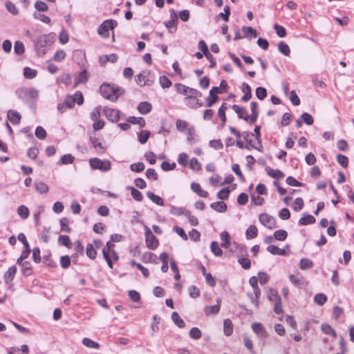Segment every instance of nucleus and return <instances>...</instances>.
<instances>
[{
    "mask_svg": "<svg viewBox=\"0 0 354 354\" xmlns=\"http://www.w3.org/2000/svg\"><path fill=\"white\" fill-rule=\"evenodd\" d=\"M101 95L111 102H116L118 97L124 93V90L115 84L103 83L100 87Z\"/></svg>",
    "mask_w": 354,
    "mask_h": 354,
    "instance_id": "nucleus-1",
    "label": "nucleus"
},
{
    "mask_svg": "<svg viewBox=\"0 0 354 354\" xmlns=\"http://www.w3.org/2000/svg\"><path fill=\"white\" fill-rule=\"evenodd\" d=\"M55 35L54 33L46 34L36 37L32 39L35 48L39 55H45L46 48L50 46L55 41Z\"/></svg>",
    "mask_w": 354,
    "mask_h": 354,
    "instance_id": "nucleus-2",
    "label": "nucleus"
},
{
    "mask_svg": "<svg viewBox=\"0 0 354 354\" xmlns=\"http://www.w3.org/2000/svg\"><path fill=\"white\" fill-rule=\"evenodd\" d=\"M15 93L18 98L25 102H29L31 100H37L39 97V91L35 88H20Z\"/></svg>",
    "mask_w": 354,
    "mask_h": 354,
    "instance_id": "nucleus-3",
    "label": "nucleus"
},
{
    "mask_svg": "<svg viewBox=\"0 0 354 354\" xmlns=\"http://www.w3.org/2000/svg\"><path fill=\"white\" fill-rule=\"evenodd\" d=\"M118 21L115 19H106L97 28V33L103 38H108L109 30L118 26Z\"/></svg>",
    "mask_w": 354,
    "mask_h": 354,
    "instance_id": "nucleus-4",
    "label": "nucleus"
},
{
    "mask_svg": "<svg viewBox=\"0 0 354 354\" xmlns=\"http://www.w3.org/2000/svg\"><path fill=\"white\" fill-rule=\"evenodd\" d=\"M89 165L93 169H99L102 171H108L111 169V163L109 160H101L93 158L89 160Z\"/></svg>",
    "mask_w": 354,
    "mask_h": 354,
    "instance_id": "nucleus-5",
    "label": "nucleus"
},
{
    "mask_svg": "<svg viewBox=\"0 0 354 354\" xmlns=\"http://www.w3.org/2000/svg\"><path fill=\"white\" fill-rule=\"evenodd\" d=\"M145 241L147 247L150 250H156L159 245V241L157 237L152 233L150 228L145 225Z\"/></svg>",
    "mask_w": 354,
    "mask_h": 354,
    "instance_id": "nucleus-6",
    "label": "nucleus"
},
{
    "mask_svg": "<svg viewBox=\"0 0 354 354\" xmlns=\"http://www.w3.org/2000/svg\"><path fill=\"white\" fill-rule=\"evenodd\" d=\"M259 222L266 227L272 230L277 227L275 218L267 213H262L259 216Z\"/></svg>",
    "mask_w": 354,
    "mask_h": 354,
    "instance_id": "nucleus-7",
    "label": "nucleus"
},
{
    "mask_svg": "<svg viewBox=\"0 0 354 354\" xmlns=\"http://www.w3.org/2000/svg\"><path fill=\"white\" fill-rule=\"evenodd\" d=\"M103 112L106 119L113 123L118 121L121 113L120 111L109 108L107 106L103 109Z\"/></svg>",
    "mask_w": 354,
    "mask_h": 354,
    "instance_id": "nucleus-8",
    "label": "nucleus"
},
{
    "mask_svg": "<svg viewBox=\"0 0 354 354\" xmlns=\"http://www.w3.org/2000/svg\"><path fill=\"white\" fill-rule=\"evenodd\" d=\"M197 89L194 88H190L188 89V95L185 97V100H193L194 104L190 105V108L196 109L197 107H201L203 106V103L200 102L198 99H196V96H194V93H196Z\"/></svg>",
    "mask_w": 354,
    "mask_h": 354,
    "instance_id": "nucleus-9",
    "label": "nucleus"
},
{
    "mask_svg": "<svg viewBox=\"0 0 354 354\" xmlns=\"http://www.w3.org/2000/svg\"><path fill=\"white\" fill-rule=\"evenodd\" d=\"M252 330L261 337H267L268 333L266 328L263 327L262 324L259 322H255L252 324Z\"/></svg>",
    "mask_w": 354,
    "mask_h": 354,
    "instance_id": "nucleus-10",
    "label": "nucleus"
},
{
    "mask_svg": "<svg viewBox=\"0 0 354 354\" xmlns=\"http://www.w3.org/2000/svg\"><path fill=\"white\" fill-rule=\"evenodd\" d=\"M17 271V266L15 265L12 266L8 268V270L4 274V281L6 284L10 283L16 274Z\"/></svg>",
    "mask_w": 354,
    "mask_h": 354,
    "instance_id": "nucleus-11",
    "label": "nucleus"
},
{
    "mask_svg": "<svg viewBox=\"0 0 354 354\" xmlns=\"http://www.w3.org/2000/svg\"><path fill=\"white\" fill-rule=\"evenodd\" d=\"M8 120L13 124H19L21 121V114L15 110H9L7 114Z\"/></svg>",
    "mask_w": 354,
    "mask_h": 354,
    "instance_id": "nucleus-12",
    "label": "nucleus"
},
{
    "mask_svg": "<svg viewBox=\"0 0 354 354\" xmlns=\"http://www.w3.org/2000/svg\"><path fill=\"white\" fill-rule=\"evenodd\" d=\"M221 308V299L217 300V304L214 306H207L204 309V313L206 315H217Z\"/></svg>",
    "mask_w": 354,
    "mask_h": 354,
    "instance_id": "nucleus-13",
    "label": "nucleus"
},
{
    "mask_svg": "<svg viewBox=\"0 0 354 354\" xmlns=\"http://www.w3.org/2000/svg\"><path fill=\"white\" fill-rule=\"evenodd\" d=\"M192 190L203 198H207L209 196L208 192L203 190L199 183L193 182L191 184Z\"/></svg>",
    "mask_w": 354,
    "mask_h": 354,
    "instance_id": "nucleus-14",
    "label": "nucleus"
},
{
    "mask_svg": "<svg viewBox=\"0 0 354 354\" xmlns=\"http://www.w3.org/2000/svg\"><path fill=\"white\" fill-rule=\"evenodd\" d=\"M137 109L140 113L145 115L151 111L152 106L148 102H141L138 104Z\"/></svg>",
    "mask_w": 354,
    "mask_h": 354,
    "instance_id": "nucleus-15",
    "label": "nucleus"
},
{
    "mask_svg": "<svg viewBox=\"0 0 354 354\" xmlns=\"http://www.w3.org/2000/svg\"><path fill=\"white\" fill-rule=\"evenodd\" d=\"M315 221L316 219L313 216L308 213H305L304 214V216L299 218L298 223L299 225H307L310 224H313L315 223Z\"/></svg>",
    "mask_w": 354,
    "mask_h": 354,
    "instance_id": "nucleus-16",
    "label": "nucleus"
},
{
    "mask_svg": "<svg viewBox=\"0 0 354 354\" xmlns=\"http://www.w3.org/2000/svg\"><path fill=\"white\" fill-rule=\"evenodd\" d=\"M210 207L220 213H223L226 212L227 209V205L223 201H217L212 203L210 204Z\"/></svg>",
    "mask_w": 354,
    "mask_h": 354,
    "instance_id": "nucleus-17",
    "label": "nucleus"
},
{
    "mask_svg": "<svg viewBox=\"0 0 354 354\" xmlns=\"http://www.w3.org/2000/svg\"><path fill=\"white\" fill-rule=\"evenodd\" d=\"M242 31L244 34V36L249 39L255 38L257 36V30L250 26H243Z\"/></svg>",
    "mask_w": 354,
    "mask_h": 354,
    "instance_id": "nucleus-18",
    "label": "nucleus"
},
{
    "mask_svg": "<svg viewBox=\"0 0 354 354\" xmlns=\"http://www.w3.org/2000/svg\"><path fill=\"white\" fill-rule=\"evenodd\" d=\"M266 171L268 176L273 178L280 179L284 177V174L279 169H273L270 167H266Z\"/></svg>",
    "mask_w": 354,
    "mask_h": 354,
    "instance_id": "nucleus-19",
    "label": "nucleus"
},
{
    "mask_svg": "<svg viewBox=\"0 0 354 354\" xmlns=\"http://www.w3.org/2000/svg\"><path fill=\"white\" fill-rule=\"evenodd\" d=\"M234 326L230 319H225L223 321V332L226 336H230L233 333Z\"/></svg>",
    "mask_w": 354,
    "mask_h": 354,
    "instance_id": "nucleus-20",
    "label": "nucleus"
},
{
    "mask_svg": "<svg viewBox=\"0 0 354 354\" xmlns=\"http://www.w3.org/2000/svg\"><path fill=\"white\" fill-rule=\"evenodd\" d=\"M147 196L152 202H153L156 205H160V206L165 205L164 200L160 196L155 194L154 193L151 192V191H148L147 192Z\"/></svg>",
    "mask_w": 354,
    "mask_h": 354,
    "instance_id": "nucleus-21",
    "label": "nucleus"
},
{
    "mask_svg": "<svg viewBox=\"0 0 354 354\" xmlns=\"http://www.w3.org/2000/svg\"><path fill=\"white\" fill-rule=\"evenodd\" d=\"M171 319L173 322L180 328H183L185 327V323L183 319L180 317L179 314L177 312H173L171 313Z\"/></svg>",
    "mask_w": 354,
    "mask_h": 354,
    "instance_id": "nucleus-22",
    "label": "nucleus"
},
{
    "mask_svg": "<svg viewBox=\"0 0 354 354\" xmlns=\"http://www.w3.org/2000/svg\"><path fill=\"white\" fill-rule=\"evenodd\" d=\"M57 242L59 245L66 247L67 248H71L73 245L68 235H59Z\"/></svg>",
    "mask_w": 354,
    "mask_h": 354,
    "instance_id": "nucleus-23",
    "label": "nucleus"
},
{
    "mask_svg": "<svg viewBox=\"0 0 354 354\" xmlns=\"http://www.w3.org/2000/svg\"><path fill=\"white\" fill-rule=\"evenodd\" d=\"M21 264V270L22 274L25 277L30 276L32 274L31 263L29 261H26Z\"/></svg>",
    "mask_w": 354,
    "mask_h": 354,
    "instance_id": "nucleus-24",
    "label": "nucleus"
},
{
    "mask_svg": "<svg viewBox=\"0 0 354 354\" xmlns=\"http://www.w3.org/2000/svg\"><path fill=\"white\" fill-rule=\"evenodd\" d=\"M127 121L133 124H138L140 127H144L146 125L145 120L142 117L129 116Z\"/></svg>",
    "mask_w": 354,
    "mask_h": 354,
    "instance_id": "nucleus-25",
    "label": "nucleus"
},
{
    "mask_svg": "<svg viewBox=\"0 0 354 354\" xmlns=\"http://www.w3.org/2000/svg\"><path fill=\"white\" fill-rule=\"evenodd\" d=\"M127 190L131 191V195L133 198L134 200L136 201L140 202L143 199L142 194L136 188L131 187V186H127Z\"/></svg>",
    "mask_w": 354,
    "mask_h": 354,
    "instance_id": "nucleus-26",
    "label": "nucleus"
},
{
    "mask_svg": "<svg viewBox=\"0 0 354 354\" xmlns=\"http://www.w3.org/2000/svg\"><path fill=\"white\" fill-rule=\"evenodd\" d=\"M90 142L93 145V147L97 150L99 148L98 153H102L105 151V147L102 145V144L98 141V138L96 137H90L89 139Z\"/></svg>",
    "mask_w": 354,
    "mask_h": 354,
    "instance_id": "nucleus-27",
    "label": "nucleus"
},
{
    "mask_svg": "<svg viewBox=\"0 0 354 354\" xmlns=\"http://www.w3.org/2000/svg\"><path fill=\"white\" fill-rule=\"evenodd\" d=\"M151 132L149 130H142L138 134V140L141 145H145L149 140Z\"/></svg>",
    "mask_w": 354,
    "mask_h": 354,
    "instance_id": "nucleus-28",
    "label": "nucleus"
},
{
    "mask_svg": "<svg viewBox=\"0 0 354 354\" xmlns=\"http://www.w3.org/2000/svg\"><path fill=\"white\" fill-rule=\"evenodd\" d=\"M75 160V157L71 154L67 153L63 155L59 160L57 162V165H68V164H72Z\"/></svg>",
    "mask_w": 354,
    "mask_h": 354,
    "instance_id": "nucleus-29",
    "label": "nucleus"
},
{
    "mask_svg": "<svg viewBox=\"0 0 354 354\" xmlns=\"http://www.w3.org/2000/svg\"><path fill=\"white\" fill-rule=\"evenodd\" d=\"M258 234V229L257 227L252 225H250L245 232V236L247 239H252L257 236Z\"/></svg>",
    "mask_w": 354,
    "mask_h": 354,
    "instance_id": "nucleus-30",
    "label": "nucleus"
},
{
    "mask_svg": "<svg viewBox=\"0 0 354 354\" xmlns=\"http://www.w3.org/2000/svg\"><path fill=\"white\" fill-rule=\"evenodd\" d=\"M34 186L36 191L40 194H46L48 192V186L42 181L35 183Z\"/></svg>",
    "mask_w": 354,
    "mask_h": 354,
    "instance_id": "nucleus-31",
    "label": "nucleus"
},
{
    "mask_svg": "<svg viewBox=\"0 0 354 354\" xmlns=\"http://www.w3.org/2000/svg\"><path fill=\"white\" fill-rule=\"evenodd\" d=\"M313 261L307 258H303L300 260L299 268L302 270H306L313 267Z\"/></svg>",
    "mask_w": 354,
    "mask_h": 354,
    "instance_id": "nucleus-32",
    "label": "nucleus"
},
{
    "mask_svg": "<svg viewBox=\"0 0 354 354\" xmlns=\"http://www.w3.org/2000/svg\"><path fill=\"white\" fill-rule=\"evenodd\" d=\"M144 73L145 74V80L143 82L142 85L145 86H151L155 81V75L151 73V72L149 70L144 71Z\"/></svg>",
    "mask_w": 354,
    "mask_h": 354,
    "instance_id": "nucleus-33",
    "label": "nucleus"
},
{
    "mask_svg": "<svg viewBox=\"0 0 354 354\" xmlns=\"http://www.w3.org/2000/svg\"><path fill=\"white\" fill-rule=\"evenodd\" d=\"M232 108L236 113L239 119H243L245 120V115L248 114L245 107L234 104L232 105Z\"/></svg>",
    "mask_w": 354,
    "mask_h": 354,
    "instance_id": "nucleus-34",
    "label": "nucleus"
},
{
    "mask_svg": "<svg viewBox=\"0 0 354 354\" xmlns=\"http://www.w3.org/2000/svg\"><path fill=\"white\" fill-rule=\"evenodd\" d=\"M178 21L176 19H170L167 21H165L164 24L166 28L169 29V32L173 33L177 30Z\"/></svg>",
    "mask_w": 354,
    "mask_h": 354,
    "instance_id": "nucleus-35",
    "label": "nucleus"
},
{
    "mask_svg": "<svg viewBox=\"0 0 354 354\" xmlns=\"http://www.w3.org/2000/svg\"><path fill=\"white\" fill-rule=\"evenodd\" d=\"M131 266L136 267L139 270L141 271L142 274L145 277H148L149 276V270L144 267L139 263H137L135 260H131L130 262Z\"/></svg>",
    "mask_w": 354,
    "mask_h": 354,
    "instance_id": "nucleus-36",
    "label": "nucleus"
},
{
    "mask_svg": "<svg viewBox=\"0 0 354 354\" xmlns=\"http://www.w3.org/2000/svg\"><path fill=\"white\" fill-rule=\"evenodd\" d=\"M314 301L319 306H322L327 301V297L324 293H317L314 297Z\"/></svg>",
    "mask_w": 354,
    "mask_h": 354,
    "instance_id": "nucleus-37",
    "label": "nucleus"
},
{
    "mask_svg": "<svg viewBox=\"0 0 354 354\" xmlns=\"http://www.w3.org/2000/svg\"><path fill=\"white\" fill-rule=\"evenodd\" d=\"M227 109L226 103H223L218 111V115L221 120L222 127H224L226 122L225 110Z\"/></svg>",
    "mask_w": 354,
    "mask_h": 354,
    "instance_id": "nucleus-38",
    "label": "nucleus"
},
{
    "mask_svg": "<svg viewBox=\"0 0 354 354\" xmlns=\"http://www.w3.org/2000/svg\"><path fill=\"white\" fill-rule=\"evenodd\" d=\"M278 49H279V51L286 55V56H289L290 55V48L288 46V45L283 41H281L279 44H278Z\"/></svg>",
    "mask_w": 354,
    "mask_h": 354,
    "instance_id": "nucleus-39",
    "label": "nucleus"
},
{
    "mask_svg": "<svg viewBox=\"0 0 354 354\" xmlns=\"http://www.w3.org/2000/svg\"><path fill=\"white\" fill-rule=\"evenodd\" d=\"M23 73L26 79L32 80L37 76V71L35 69L26 66L24 68Z\"/></svg>",
    "mask_w": 354,
    "mask_h": 354,
    "instance_id": "nucleus-40",
    "label": "nucleus"
},
{
    "mask_svg": "<svg viewBox=\"0 0 354 354\" xmlns=\"http://www.w3.org/2000/svg\"><path fill=\"white\" fill-rule=\"evenodd\" d=\"M86 254L89 259H91L92 260L95 259L96 256H97V251L93 248V244H91V243L87 244L86 249Z\"/></svg>",
    "mask_w": 354,
    "mask_h": 354,
    "instance_id": "nucleus-41",
    "label": "nucleus"
},
{
    "mask_svg": "<svg viewBox=\"0 0 354 354\" xmlns=\"http://www.w3.org/2000/svg\"><path fill=\"white\" fill-rule=\"evenodd\" d=\"M210 248H211L212 252L216 257L222 256L223 250H221V247L219 246L218 243L216 241H214L211 243Z\"/></svg>",
    "mask_w": 354,
    "mask_h": 354,
    "instance_id": "nucleus-42",
    "label": "nucleus"
},
{
    "mask_svg": "<svg viewBox=\"0 0 354 354\" xmlns=\"http://www.w3.org/2000/svg\"><path fill=\"white\" fill-rule=\"evenodd\" d=\"M68 223H69L68 219L66 217L62 218L59 220L61 231L66 232V233L71 232L72 229L69 227Z\"/></svg>",
    "mask_w": 354,
    "mask_h": 354,
    "instance_id": "nucleus-43",
    "label": "nucleus"
},
{
    "mask_svg": "<svg viewBox=\"0 0 354 354\" xmlns=\"http://www.w3.org/2000/svg\"><path fill=\"white\" fill-rule=\"evenodd\" d=\"M267 294H268V299L270 301H278L279 298H281V297L278 294L277 290L272 288H270L268 289Z\"/></svg>",
    "mask_w": 354,
    "mask_h": 354,
    "instance_id": "nucleus-44",
    "label": "nucleus"
},
{
    "mask_svg": "<svg viewBox=\"0 0 354 354\" xmlns=\"http://www.w3.org/2000/svg\"><path fill=\"white\" fill-rule=\"evenodd\" d=\"M188 209L185 207H178L176 206H171L170 209V213L172 215L176 216H180V215H185L186 214V212H187Z\"/></svg>",
    "mask_w": 354,
    "mask_h": 354,
    "instance_id": "nucleus-45",
    "label": "nucleus"
},
{
    "mask_svg": "<svg viewBox=\"0 0 354 354\" xmlns=\"http://www.w3.org/2000/svg\"><path fill=\"white\" fill-rule=\"evenodd\" d=\"M274 238L277 241H285L288 236V233L285 230H278L274 232Z\"/></svg>",
    "mask_w": 354,
    "mask_h": 354,
    "instance_id": "nucleus-46",
    "label": "nucleus"
},
{
    "mask_svg": "<svg viewBox=\"0 0 354 354\" xmlns=\"http://www.w3.org/2000/svg\"><path fill=\"white\" fill-rule=\"evenodd\" d=\"M14 51L17 55H21L25 52V46L22 41H17L15 42Z\"/></svg>",
    "mask_w": 354,
    "mask_h": 354,
    "instance_id": "nucleus-47",
    "label": "nucleus"
},
{
    "mask_svg": "<svg viewBox=\"0 0 354 354\" xmlns=\"http://www.w3.org/2000/svg\"><path fill=\"white\" fill-rule=\"evenodd\" d=\"M83 344L90 348H99L100 344L99 343L91 339L88 337H84L82 340Z\"/></svg>",
    "mask_w": 354,
    "mask_h": 354,
    "instance_id": "nucleus-48",
    "label": "nucleus"
},
{
    "mask_svg": "<svg viewBox=\"0 0 354 354\" xmlns=\"http://www.w3.org/2000/svg\"><path fill=\"white\" fill-rule=\"evenodd\" d=\"M17 213L23 219L27 218L29 216L30 214L28 208L24 205H21L18 207Z\"/></svg>",
    "mask_w": 354,
    "mask_h": 354,
    "instance_id": "nucleus-49",
    "label": "nucleus"
},
{
    "mask_svg": "<svg viewBox=\"0 0 354 354\" xmlns=\"http://www.w3.org/2000/svg\"><path fill=\"white\" fill-rule=\"evenodd\" d=\"M230 194V189L229 187H225L218 192L216 196L221 200H227L229 198Z\"/></svg>",
    "mask_w": 354,
    "mask_h": 354,
    "instance_id": "nucleus-50",
    "label": "nucleus"
},
{
    "mask_svg": "<svg viewBox=\"0 0 354 354\" xmlns=\"http://www.w3.org/2000/svg\"><path fill=\"white\" fill-rule=\"evenodd\" d=\"M255 94L257 97L260 100H263L268 95L266 88L259 86L256 88Z\"/></svg>",
    "mask_w": 354,
    "mask_h": 354,
    "instance_id": "nucleus-51",
    "label": "nucleus"
},
{
    "mask_svg": "<svg viewBox=\"0 0 354 354\" xmlns=\"http://www.w3.org/2000/svg\"><path fill=\"white\" fill-rule=\"evenodd\" d=\"M5 6L8 11L13 15H17L19 12L16 6L10 1H7L5 3Z\"/></svg>",
    "mask_w": 354,
    "mask_h": 354,
    "instance_id": "nucleus-52",
    "label": "nucleus"
},
{
    "mask_svg": "<svg viewBox=\"0 0 354 354\" xmlns=\"http://www.w3.org/2000/svg\"><path fill=\"white\" fill-rule=\"evenodd\" d=\"M64 102L67 108L73 109L76 103V97H74V95H68L66 97Z\"/></svg>",
    "mask_w": 354,
    "mask_h": 354,
    "instance_id": "nucleus-53",
    "label": "nucleus"
},
{
    "mask_svg": "<svg viewBox=\"0 0 354 354\" xmlns=\"http://www.w3.org/2000/svg\"><path fill=\"white\" fill-rule=\"evenodd\" d=\"M176 88V91L180 94H183L184 95H188V89H189V86H187L181 83H176L174 85Z\"/></svg>",
    "mask_w": 354,
    "mask_h": 354,
    "instance_id": "nucleus-54",
    "label": "nucleus"
},
{
    "mask_svg": "<svg viewBox=\"0 0 354 354\" xmlns=\"http://www.w3.org/2000/svg\"><path fill=\"white\" fill-rule=\"evenodd\" d=\"M337 161L343 168H346L348 165V158L343 154L337 155Z\"/></svg>",
    "mask_w": 354,
    "mask_h": 354,
    "instance_id": "nucleus-55",
    "label": "nucleus"
},
{
    "mask_svg": "<svg viewBox=\"0 0 354 354\" xmlns=\"http://www.w3.org/2000/svg\"><path fill=\"white\" fill-rule=\"evenodd\" d=\"M159 83L163 88H169L172 84L171 81L165 75L159 77Z\"/></svg>",
    "mask_w": 354,
    "mask_h": 354,
    "instance_id": "nucleus-56",
    "label": "nucleus"
},
{
    "mask_svg": "<svg viewBox=\"0 0 354 354\" xmlns=\"http://www.w3.org/2000/svg\"><path fill=\"white\" fill-rule=\"evenodd\" d=\"M35 133L36 137L39 140H44L47 136L46 130L41 126L36 127Z\"/></svg>",
    "mask_w": 354,
    "mask_h": 354,
    "instance_id": "nucleus-57",
    "label": "nucleus"
},
{
    "mask_svg": "<svg viewBox=\"0 0 354 354\" xmlns=\"http://www.w3.org/2000/svg\"><path fill=\"white\" fill-rule=\"evenodd\" d=\"M35 8L39 12H46L48 10V5L40 0H38L35 3Z\"/></svg>",
    "mask_w": 354,
    "mask_h": 354,
    "instance_id": "nucleus-58",
    "label": "nucleus"
},
{
    "mask_svg": "<svg viewBox=\"0 0 354 354\" xmlns=\"http://www.w3.org/2000/svg\"><path fill=\"white\" fill-rule=\"evenodd\" d=\"M130 169L132 171L140 173V172H142V171H144L145 165L142 162L133 163L130 165Z\"/></svg>",
    "mask_w": 354,
    "mask_h": 354,
    "instance_id": "nucleus-59",
    "label": "nucleus"
},
{
    "mask_svg": "<svg viewBox=\"0 0 354 354\" xmlns=\"http://www.w3.org/2000/svg\"><path fill=\"white\" fill-rule=\"evenodd\" d=\"M71 263V259L68 255L62 256L60 258V265L62 268L67 269Z\"/></svg>",
    "mask_w": 354,
    "mask_h": 354,
    "instance_id": "nucleus-60",
    "label": "nucleus"
},
{
    "mask_svg": "<svg viewBox=\"0 0 354 354\" xmlns=\"http://www.w3.org/2000/svg\"><path fill=\"white\" fill-rule=\"evenodd\" d=\"M238 262L245 270H248L251 267V261L248 257H241L238 259Z\"/></svg>",
    "mask_w": 354,
    "mask_h": 354,
    "instance_id": "nucleus-61",
    "label": "nucleus"
},
{
    "mask_svg": "<svg viewBox=\"0 0 354 354\" xmlns=\"http://www.w3.org/2000/svg\"><path fill=\"white\" fill-rule=\"evenodd\" d=\"M44 263L50 268L57 267V263L51 259V254L44 255L43 257Z\"/></svg>",
    "mask_w": 354,
    "mask_h": 354,
    "instance_id": "nucleus-62",
    "label": "nucleus"
},
{
    "mask_svg": "<svg viewBox=\"0 0 354 354\" xmlns=\"http://www.w3.org/2000/svg\"><path fill=\"white\" fill-rule=\"evenodd\" d=\"M189 336L193 339H199L202 336V333L198 328L193 327L189 331Z\"/></svg>",
    "mask_w": 354,
    "mask_h": 354,
    "instance_id": "nucleus-63",
    "label": "nucleus"
},
{
    "mask_svg": "<svg viewBox=\"0 0 354 354\" xmlns=\"http://www.w3.org/2000/svg\"><path fill=\"white\" fill-rule=\"evenodd\" d=\"M189 295L192 298H197L200 296V290L196 286H190L188 288Z\"/></svg>",
    "mask_w": 354,
    "mask_h": 354,
    "instance_id": "nucleus-64",
    "label": "nucleus"
}]
</instances>
